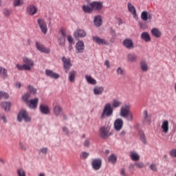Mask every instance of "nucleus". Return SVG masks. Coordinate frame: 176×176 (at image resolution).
Returning a JSON list of instances; mask_svg holds the SVG:
<instances>
[{"label": "nucleus", "instance_id": "64", "mask_svg": "<svg viewBox=\"0 0 176 176\" xmlns=\"http://www.w3.org/2000/svg\"><path fill=\"white\" fill-rule=\"evenodd\" d=\"M129 170H134V164H131L129 166Z\"/></svg>", "mask_w": 176, "mask_h": 176}, {"label": "nucleus", "instance_id": "52", "mask_svg": "<svg viewBox=\"0 0 176 176\" xmlns=\"http://www.w3.org/2000/svg\"><path fill=\"white\" fill-rule=\"evenodd\" d=\"M117 74H118V75H124V72L121 67H118L117 69Z\"/></svg>", "mask_w": 176, "mask_h": 176}, {"label": "nucleus", "instance_id": "47", "mask_svg": "<svg viewBox=\"0 0 176 176\" xmlns=\"http://www.w3.org/2000/svg\"><path fill=\"white\" fill-rule=\"evenodd\" d=\"M58 42L60 46H64V43H65V37H59L58 39Z\"/></svg>", "mask_w": 176, "mask_h": 176}, {"label": "nucleus", "instance_id": "17", "mask_svg": "<svg viewBox=\"0 0 176 176\" xmlns=\"http://www.w3.org/2000/svg\"><path fill=\"white\" fill-rule=\"evenodd\" d=\"M45 75H47V76H49L50 78H52V79H58V78H60V74L50 69L45 70Z\"/></svg>", "mask_w": 176, "mask_h": 176}, {"label": "nucleus", "instance_id": "29", "mask_svg": "<svg viewBox=\"0 0 176 176\" xmlns=\"http://www.w3.org/2000/svg\"><path fill=\"white\" fill-rule=\"evenodd\" d=\"M61 112H63V108L59 105H56L54 107V113L56 116H60Z\"/></svg>", "mask_w": 176, "mask_h": 176}, {"label": "nucleus", "instance_id": "4", "mask_svg": "<svg viewBox=\"0 0 176 176\" xmlns=\"http://www.w3.org/2000/svg\"><path fill=\"white\" fill-rule=\"evenodd\" d=\"M17 119L19 122H23L24 119L25 122H31V118L28 116V113L25 110H21L18 114Z\"/></svg>", "mask_w": 176, "mask_h": 176}, {"label": "nucleus", "instance_id": "45", "mask_svg": "<svg viewBox=\"0 0 176 176\" xmlns=\"http://www.w3.org/2000/svg\"><path fill=\"white\" fill-rule=\"evenodd\" d=\"M135 166L137 168H144L145 164L142 162H135Z\"/></svg>", "mask_w": 176, "mask_h": 176}, {"label": "nucleus", "instance_id": "31", "mask_svg": "<svg viewBox=\"0 0 176 176\" xmlns=\"http://www.w3.org/2000/svg\"><path fill=\"white\" fill-rule=\"evenodd\" d=\"M118 160V157L115 154H111L108 157V162L109 163H111V164H115L116 163V161Z\"/></svg>", "mask_w": 176, "mask_h": 176}, {"label": "nucleus", "instance_id": "20", "mask_svg": "<svg viewBox=\"0 0 176 176\" xmlns=\"http://www.w3.org/2000/svg\"><path fill=\"white\" fill-rule=\"evenodd\" d=\"M92 38L94 42L98 43V45H107V40L104 38H101L98 36H94Z\"/></svg>", "mask_w": 176, "mask_h": 176}, {"label": "nucleus", "instance_id": "18", "mask_svg": "<svg viewBox=\"0 0 176 176\" xmlns=\"http://www.w3.org/2000/svg\"><path fill=\"white\" fill-rule=\"evenodd\" d=\"M104 90H105L104 87L96 86L94 87V94L95 96H101L104 93Z\"/></svg>", "mask_w": 176, "mask_h": 176}, {"label": "nucleus", "instance_id": "10", "mask_svg": "<svg viewBox=\"0 0 176 176\" xmlns=\"http://www.w3.org/2000/svg\"><path fill=\"white\" fill-rule=\"evenodd\" d=\"M74 36L75 39H79V38H85V36H86V32L82 29H77L74 32Z\"/></svg>", "mask_w": 176, "mask_h": 176}, {"label": "nucleus", "instance_id": "60", "mask_svg": "<svg viewBox=\"0 0 176 176\" xmlns=\"http://www.w3.org/2000/svg\"><path fill=\"white\" fill-rule=\"evenodd\" d=\"M60 34H62L63 37L65 38V36L67 35V33L65 32V30H64L63 29L60 30Z\"/></svg>", "mask_w": 176, "mask_h": 176}, {"label": "nucleus", "instance_id": "6", "mask_svg": "<svg viewBox=\"0 0 176 176\" xmlns=\"http://www.w3.org/2000/svg\"><path fill=\"white\" fill-rule=\"evenodd\" d=\"M62 61L63 63V67L65 71V74H67L68 71L71 69L72 67V63H71V59H67L65 58V56H63L62 58Z\"/></svg>", "mask_w": 176, "mask_h": 176}, {"label": "nucleus", "instance_id": "27", "mask_svg": "<svg viewBox=\"0 0 176 176\" xmlns=\"http://www.w3.org/2000/svg\"><path fill=\"white\" fill-rule=\"evenodd\" d=\"M10 102H2L1 107L4 109L6 112H9L10 109Z\"/></svg>", "mask_w": 176, "mask_h": 176}, {"label": "nucleus", "instance_id": "41", "mask_svg": "<svg viewBox=\"0 0 176 176\" xmlns=\"http://www.w3.org/2000/svg\"><path fill=\"white\" fill-rule=\"evenodd\" d=\"M31 97V94L30 93H27L22 96V100L27 104L30 101V98Z\"/></svg>", "mask_w": 176, "mask_h": 176}, {"label": "nucleus", "instance_id": "49", "mask_svg": "<svg viewBox=\"0 0 176 176\" xmlns=\"http://www.w3.org/2000/svg\"><path fill=\"white\" fill-rule=\"evenodd\" d=\"M138 24L140 30H146V28H148V26H146V23L144 22H139Z\"/></svg>", "mask_w": 176, "mask_h": 176}, {"label": "nucleus", "instance_id": "9", "mask_svg": "<svg viewBox=\"0 0 176 176\" xmlns=\"http://www.w3.org/2000/svg\"><path fill=\"white\" fill-rule=\"evenodd\" d=\"M89 6L92 8V10L100 12L103 8L102 2L101 1H92Z\"/></svg>", "mask_w": 176, "mask_h": 176}, {"label": "nucleus", "instance_id": "14", "mask_svg": "<svg viewBox=\"0 0 176 176\" xmlns=\"http://www.w3.org/2000/svg\"><path fill=\"white\" fill-rule=\"evenodd\" d=\"M114 128L117 131H120L123 128V120L122 118H118L114 122Z\"/></svg>", "mask_w": 176, "mask_h": 176}, {"label": "nucleus", "instance_id": "25", "mask_svg": "<svg viewBox=\"0 0 176 176\" xmlns=\"http://www.w3.org/2000/svg\"><path fill=\"white\" fill-rule=\"evenodd\" d=\"M141 38L146 42H151V35L148 32H144L141 34Z\"/></svg>", "mask_w": 176, "mask_h": 176}, {"label": "nucleus", "instance_id": "40", "mask_svg": "<svg viewBox=\"0 0 176 176\" xmlns=\"http://www.w3.org/2000/svg\"><path fill=\"white\" fill-rule=\"evenodd\" d=\"M148 12L143 11L141 14V19L143 20V21H148Z\"/></svg>", "mask_w": 176, "mask_h": 176}, {"label": "nucleus", "instance_id": "15", "mask_svg": "<svg viewBox=\"0 0 176 176\" xmlns=\"http://www.w3.org/2000/svg\"><path fill=\"white\" fill-rule=\"evenodd\" d=\"M123 45L126 49H134V43L130 38H125L122 42Z\"/></svg>", "mask_w": 176, "mask_h": 176}, {"label": "nucleus", "instance_id": "43", "mask_svg": "<svg viewBox=\"0 0 176 176\" xmlns=\"http://www.w3.org/2000/svg\"><path fill=\"white\" fill-rule=\"evenodd\" d=\"M143 115L144 116V120L148 123H151V116H148V111L146 110L143 111Z\"/></svg>", "mask_w": 176, "mask_h": 176}, {"label": "nucleus", "instance_id": "21", "mask_svg": "<svg viewBox=\"0 0 176 176\" xmlns=\"http://www.w3.org/2000/svg\"><path fill=\"white\" fill-rule=\"evenodd\" d=\"M128 10L133 14V17L135 19L137 17V10L135 7L131 3H128Z\"/></svg>", "mask_w": 176, "mask_h": 176}, {"label": "nucleus", "instance_id": "30", "mask_svg": "<svg viewBox=\"0 0 176 176\" xmlns=\"http://www.w3.org/2000/svg\"><path fill=\"white\" fill-rule=\"evenodd\" d=\"M130 157L133 162H138V160H140V155L133 151L131 152Z\"/></svg>", "mask_w": 176, "mask_h": 176}, {"label": "nucleus", "instance_id": "11", "mask_svg": "<svg viewBox=\"0 0 176 176\" xmlns=\"http://www.w3.org/2000/svg\"><path fill=\"white\" fill-rule=\"evenodd\" d=\"M23 62L26 67H28L29 69H28V71H31V69L34 65V60L30 58L24 57L23 58Z\"/></svg>", "mask_w": 176, "mask_h": 176}, {"label": "nucleus", "instance_id": "50", "mask_svg": "<svg viewBox=\"0 0 176 176\" xmlns=\"http://www.w3.org/2000/svg\"><path fill=\"white\" fill-rule=\"evenodd\" d=\"M169 155H170L172 157H176V148L172 149L169 151Z\"/></svg>", "mask_w": 176, "mask_h": 176}, {"label": "nucleus", "instance_id": "19", "mask_svg": "<svg viewBox=\"0 0 176 176\" xmlns=\"http://www.w3.org/2000/svg\"><path fill=\"white\" fill-rule=\"evenodd\" d=\"M37 12L38 9L34 5H31L28 8V13L30 14V16H34V14H36Z\"/></svg>", "mask_w": 176, "mask_h": 176}, {"label": "nucleus", "instance_id": "26", "mask_svg": "<svg viewBox=\"0 0 176 176\" xmlns=\"http://www.w3.org/2000/svg\"><path fill=\"white\" fill-rule=\"evenodd\" d=\"M151 34L155 36V38H160V36H162V32H160V30L156 28L151 30Z\"/></svg>", "mask_w": 176, "mask_h": 176}, {"label": "nucleus", "instance_id": "7", "mask_svg": "<svg viewBox=\"0 0 176 176\" xmlns=\"http://www.w3.org/2000/svg\"><path fill=\"white\" fill-rule=\"evenodd\" d=\"M36 47L38 52H41V53H45V54H49L50 53V48H47L43 45V44L36 42Z\"/></svg>", "mask_w": 176, "mask_h": 176}, {"label": "nucleus", "instance_id": "36", "mask_svg": "<svg viewBox=\"0 0 176 176\" xmlns=\"http://www.w3.org/2000/svg\"><path fill=\"white\" fill-rule=\"evenodd\" d=\"M82 10L85 13H91L93 12V8L89 6H82Z\"/></svg>", "mask_w": 176, "mask_h": 176}, {"label": "nucleus", "instance_id": "44", "mask_svg": "<svg viewBox=\"0 0 176 176\" xmlns=\"http://www.w3.org/2000/svg\"><path fill=\"white\" fill-rule=\"evenodd\" d=\"M27 89L32 94H36V89L34 88L32 85L28 86Z\"/></svg>", "mask_w": 176, "mask_h": 176}, {"label": "nucleus", "instance_id": "56", "mask_svg": "<svg viewBox=\"0 0 176 176\" xmlns=\"http://www.w3.org/2000/svg\"><path fill=\"white\" fill-rule=\"evenodd\" d=\"M120 175L127 176V173H126V169H124V168L121 169Z\"/></svg>", "mask_w": 176, "mask_h": 176}, {"label": "nucleus", "instance_id": "54", "mask_svg": "<svg viewBox=\"0 0 176 176\" xmlns=\"http://www.w3.org/2000/svg\"><path fill=\"white\" fill-rule=\"evenodd\" d=\"M84 146L86 148H89L90 146V140H86L84 142Z\"/></svg>", "mask_w": 176, "mask_h": 176}, {"label": "nucleus", "instance_id": "42", "mask_svg": "<svg viewBox=\"0 0 176 176\" xmlns=\"http://www.w3.org/2000/svg\"><path fill=\"white\" fill-rule=\"evenodd\" d=\"M140 140L143 142V144H146V140H145V134L144 133V131H140L139 133Z\"/></svg>", "mask_w": 176, "mask_h": 176}, {"label": "nucleus", "instance_id": "48", "mask_svg": "<svg viewBox=\"0 0 176 176\" xmlns=\"http://www.w3.org/2000/svg\"><path fill=\"white\" fill-rule=\"evenodd\" d=\"M89 153L83 151L81 153L80 157V159H84V160L87 159V157H89Z\"/></svg>", "mask_w": 176, "mask_h": 176}, {"label": "nucleus", "instance_id": "53", "mask_svg": "<svg viewBox=\"0 0 176 176\" xmlns=\"http://www.w3.org/2000/svg\"><path fill=\"white\" fill-rule=\"evenodd\" d=\"M62 129L63 131L65 132V135H68V134H69V131L68 130V128H67L66 126H63Z\"/></svg>", "mask_w": 176, "mask_h": 176}, {"label": "nucleus", "instance_id": "32", "mask_svg": "<svg viewBox=\"0 0 176 176\" xmlns=\"http://www.w3.org/2000/svg\"><path fill=\"white\" fill-rule=\"evenodd\" d=\"M86 80L90 85H97V81L91 76L85 75Z\"/></svg>", "mask_w": 176, "mask_h": 176}, {"label": "nucleus", "instance_id": "12", "mask_svg": "<svg viewBox=\"0 0 176 176\" xmlns=\"http://www.w3.org/2000/svg\"><path fill=\"white\" fill-rule=\"evenodd\" d=\"M85 52V43L80 41L76 44V52L78 54Z\"/></svg>", "mask_w": 176, "mask_h": 176}, {"label": "nucleus", "instance_id": "33", "mask_svg": "<svg viewBox=\"0 0 176 176\" xmlns=\"http://www.w3.org/2000/svg\"><path fill=\"white\" fill-rule=\"evenodd\" d=\"M140 68L143 72H146L148 71V64H146V62L142 60L140 62Z\"/></svg>", "mask_w": 176, "mask_h": 176}, {"label": "nucleus", "instance_id": "61", "mask_svg": "<svg viewBox=\"0 0 176 176\" xmlns=\"http://www.w3.org/2000/svg\"><path fill=\"white\" fill-rule=\"evenodd\" d=\"M19 148L21 149H22V151H25V149H27L25 146H24V144H23V143H20L19 144Z\"/></svg>", "mask_w": 176, "mask_h": 176}, {"label": "nucleus", "instance_id": "57", "mask_svg": "<svg viewBox=\"0 0 176 176\" xmlns=\"http://www.w3.org/2000/svg\"><path fill=\"white\" fill-rule=\"evenodd\" d=\"M11 13L12 10L8 9L4 10V14H6V16H9V14H11Z\"/></svg>", "mask_w": 176, "mask_h": 176}, {"label": "nucleus", "instance_id": "23", "mask_svg": "<svg viewBox=\"0 0 176 176\" xmlns=\"http://www.w3.org/2000/svg\"><path fill=\"white\" fill-rule=\"evenodd\" d=\"M168 120H164L162 124L161 128L162 129L163 133H164L165 134H167V133H168Z\"/></svg>", "mask_w": 176, "mask_h": 176}, {"label": "nucleus", "instance_id": "34", "mask_svg": "<svg viewBox=\"0 0 176 176\" xmlns=\"http://www.w3.org/2000/svg\"><path fill=\"white\" fill-rule=\"evenodd\" d=\"M120 105H122V102H120L119 100L118 99L113 100L112 105H111L113 108H119Z\"/></svg>", "mask_w": 176, "mask_h": 176}, {"label": "nucleus", "instance_id": "22", "mask_svg": "<svg viewBox=\"0 0 176 176\" xmlns=\"http://www.w3.org/2000/svg\"><path fill=\"white\" fill-rule=\"evenodd\" d=\"M94 23L96 27H101V25H102V18H101V16H96L94 17Z\"/></svg>", "mask_w": 176, "mask_h": 176}, {"label": "nucleus", "instance_id": "28", "mask_svg": "<svg viewBox=\"0 0 176 176\" xmlns=\"http://www.w3.org/2000/svg\"><path fill=\"white\" fill-rule=\"evenodd\" d=\"M75 78H76V71L73 70L69 72V82H75Z\"/></svg>", "mask_w": 176, "mask_h": 176}, {"label": "nucleus", "instance_id": "24", "mask_svg": "<svg viewBox=\"0 0 176 176\" xmlns=\"http://www.w3.org/2000/svg\"><path fill=\"white\" fill-rule=\"evenodd\" d=\"M0 78L3 79L8 78V69L2 66H0Z\"/></svg>", "mask_w": 176, "mask_h": 176}, {"label": "nucleus", "instance_id": "5", "mask_svg": "<svg viewBox=\"0 0 176 176\" xmlns=\"http://www.w3.org/2000/svg\"><path fill=\"white\" fill-rule=\"evenodd\" d=\"M37 23L41 32H43L44 35H46L47 34V24L45 21V20L42 19H38L37 20Z\"/></svg>", "mask_w": 176, "mask_h": 176}, {"label": "nucleus", "instance_id": "39", "mask_svg": "<svg viewBox=\"0 0 176 176\" xmlns=\"http://www.w3.org/2000/svg\"><path fill=\"white\" fill-rule=\"evenodd\" d=\"M2 98L8 100V98H9V94L6 92L0 91V100H2Z\"/></svg>", "mask_w": 176, "mask_h": 176}, {"label": "nucleus", "instance_id": "3", "mask_svg": "<svg viewBox=\"0 0 176 176\" xmlns=\"http://www.w3.org/2000/svg\"><path fill=\"white\" fill-rule=\"evenodd\" d=\"M111 131V128L109 126L104 125L100 128V137L103 140H107L109 138L111 135H112V133Z\"/></svg>", "mask_w": 176, "mask_h": 176}, {"label": "nucleus", "instance_id": "63", "mask_svg": "<svg viewBox=\"0 0 176 176\" xmlns=\"http://www.w3.org/2000/svg\"><path fill=\"white\" fill-rule=\"evenodd\" d=\"M16 87H17V89H20V87H21V83L16 82Z\"/></svg>", "mask_w": 176, "mask_h": 176}, {"label": "nucleus", "instance_id": "13", "mask_svg": "<svg viewBox=\"0 0 176 176\" xmlns=\"http://www.w3.org/2000/svg\"><path fill=\"white\" fill-rule=\"evenodd\" d=\"M91 164L94 170H100L102 164V160H101V159H95L92 161Z\"/></svg>", "mask_w": 176, "mask_h": 176}, {"label": "nucleus", "instance_id": "8", "mask_svg": "<svg viewBox=\"0 0 176 176\" xmlns=\"http://www.w3.org/2000/svg\"><path fill=\"white\" fill-rule=\"evenodd\" d=\"M39 102V98H35L34 99H31L29 100L26 104L30 109H36L38 108V104Z\"/></svg>", "mask_w": 176, "mask_h": 176}, {"label": "nucleus", "instance_id": "46", "mask_svg": "<svg viewBox=\"0 0 176 176\" xmlns=\"http://www.w3.org/2000/svg\"><path fill=\"white\" fill-rule=\"evenodd\" d=\"M128 59L129 60V61H131V62L136 61L137 56H135L134 54H129L128 55Z\"/></svg>", "mask_w": 176, "mask_h": 176}, {"label": "nucleus", "instance_id": "2", "mask_svg": "<svg viewBox=\"0 0 176 176\" xmlns=\"http://www.w3.org/2000/svg\"><path fill=\"white\" fill-rule=\"evenodd\" d=\"M113 114V107L111 103H107L104 105L100 119H105V116H112Z\"/></svg>", "mask_w": 176, "mask_h": 176}, {"label": "nucleus", "instance_id": "58", "mask_svg": "<svg viewBox=\"0 0 176 176\" xmlns=\"http://www.w3.org/2000/svg\"><path fill=\"white\" fill-rule=\"evenodd\" d=\"M0 118L4 122V123H6L8 122V120H6V116H5V115L1 114L0 116Z\"/></svg>", "mask_w": 176, "mask_h": 176}, {"label": "nucleus", "instance_id": "62", "mask_svg": "<svg viewBox=\"0 0 176 176\" xmlns=\"http://www.w3.org/2000/svg\"><path fill=\"white\" fill-rule=\"evenodd\" d=\"M104 65H106L107 68H110V65H109V60H107L104 62Z\"/></svg>", "mask_w": 176, "mask_h": 176}, {"label": "nucleus", "instance_id": "35", "mask_svg": "<svg viewBox=\"0 0 176 176\" xmlns=\"http://www.w3.org/2000/svg\"><path fill=\"white\" fill-rule=\"evenodd\" d=\"M16 67L19 71H28V69H30V68L27 67L25 64L23 65L16 64Z\"/></svg>", "mask_w": 176, "mask_h": 176}, {"label": "nucleus", "instance_id": "1", "mask_svg": "<svg viewBox=\"0 0 176 176\" xmlns=\"http://www.w3.org/2000/svg\"><path fill=\"white\" fill-rule=\"evenodd\" d=\"M130 109H131V105L129 104H124L120 109V115L122 118H128V120L133 121V113Z\"/></svg>", "mask_w": 176, "mask_h": 176}, {"label": "nucleus", "instance_id": "51", "mask_svg": "<svg viewBox=\"0 0 176 176\" xmlns=\"http://www.w3.org/2000/svg\"><path fill=\"white\" fill-rule=\"evenodd\" d=\"M149 167L151 170H152V171H157V167H156V164H151Z\"/></svg>", "mask_w": 176, "mask_h": 176}, {"label": "nucleus", "instance_id": "55", "mask_svg": "<svg viewBox=\"0 0 176 176\" xmlns=\"http://www.w3.org/2000/svg\"><path fill=\"white\" fill-rule=\"evenodd\" d=\"M67 41L70 43H74V38L72 37V36H67Z\"/></svg>", "mask_w": 176, "mask_h": 176}, {"label": "nucleus", "instance_id": "38", "mask_svg": "<svg viewBox=\"0 0 176 176\" xmlns=\"http://www.w3.org/2000/svg\"><path fill=\"white\" fill-rule=\"evenodd\" d=\"M16 174L18 176H27L25 170H24L22 168L17 169Z\"/></svg>", "mask_w": 176, "mask_h": 176}, {"label": "nucleus", "instance_id": "37", "mask_svg": "<svg viewBox=\"0 0 176 176\" xmlns=\"http://www.w3.org/2000/svg\"><path fill=\"white\" fill-rule=\"evenodd\" d=\"M24 5V1L23 0H14L13 6L17 8V6H23Z\"/></svg>", "mask_w": 176, "mask_h": 176}, {"label": "nucleus", "instance_id": "16", "mask_svg": "<svg viewBox=\"0 0 176 176\" xmlns=\"http://www.w3.org/2000/svg\"><path fill=\"white\" fill-rule=\"evenodd\" d=\"M39 109L43 115H49L50 113V108L47 104H41Z\"/></svg>", "mask_w": 176, "mask_h": 176}, {"label": "nucleus", "instance_id": "59", "mask_svg": "<svg viewBox=\"0 0 176 176\" xmlns=\"http://www.w3.org/2000/svg\"><path fill=\"white\" fill-rule=\"evenodd\" d=\"M41 153L46 155L47 153V148H43L41 150Z\"/></svg>", "mask_w": 176, "mask_h": 176}]
</instances>
